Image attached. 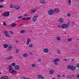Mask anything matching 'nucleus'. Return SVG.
<instances>
[{"label": "nucleus", "instance_id": "43", "mask_svg": "<svg viewBox=\"0 0 79 79\" xmlns=\"http://www.w3.org/2000/svg\"><path fill=\"white\" fill-rule=\"evenodd\" d=\"M3 8V6L0 5V8Z\"/></svg>", "mask_w": 79, "mask_h": 79}, {"label": "nucleus", "instance_id": "48", "mask_svg": "<svg viewBox=\"0 0 79 79\" xmlns=\"http://www.w3.org/2000/svg\"><path fill=\"white\" fill-rule=\"evenodd\" d=\"M33 54V53L32 52H30L29 53V55H32Z\"/></svg>", "mask_w": 79, "mask_h": 79}, {"label": "nucleus", "instance_id": "23", "mask_svg": "<svg viewBox=\"0 0 79 79\" xmlns=\"http://www.w3.org/2000/svg\"><path fill=\"white\" fill-rule=\"evenodd\" d=\"M26 32V31L24 30H22L20 32V33L21 34H24V33H25Z\"/></svg>", "mask_w": 79, "mask_h": 79}, {"label": "nucleus", "instance_id": "58", "mask_svg": "<svg viewBox=\"0 0 79 79\" xmlns=\"http://www.w3.org/2000/svg\"><path fill=\"white\" fill-rule=\"evenodd\" d=\"M2 74V73H1V72H0V74Z\"/></svg>", "mask_w": 79, "mask_h": 79}, {"label": "nucleus", "instance_id": "16", "mask_svg": "<svg viewBox=\"0 0 79 79\" xmlns=\"http://www.w3.org/2000/svg\"><path fill=\"white\" fill-rule=\"evenodd\" d=\"M31 39H28L27 40V45H29V42H31Z\"/></svg>", "mask_w": 79, "mask_h": 79}, {"label": "nucleus", "instance_id": "1", "mask_svg": "<svg viewBox=\"0 0 79 79\" xmlns=\"http://www.w3.org/2000/svg\"><path fill=\"white\" fill-rule=\"evenodd\" d=\"M9 72L11 74H15V73H16L17 71H15L13 69L12 67L10 65H9Z\"/></svg>", "mask_w": 79, "mask_h": 79}, {"label": "nucleus", "instance_id": "31", "mask_svg": "<svg viewBox=\"0 0 79 79\" xmlns=\"http://www.w3.org/2000/svg\"><path fill=\"white\" fill-rule=\"evenodd\" d=\"M33 46L34 45L32 44H30L29 45V47H30V48H32V47H33Z\"/></svg>", "mask_w": 79, "mask_h": 79}, {"label": "nucleus", "instance_id": "14", "mask_svg": "<svg viewBox=\"0 0 79 79\" xmlns=\"http://www.w3.org/2000/svg\"><path fill=\"white\" fill-rule=\"evenodd\" d=\"M13 56H9L6 58V60L8 61L9 60H11V59H13Z\"/></svg>", "mask_w": 79, "mask_h": 79}, {"label": "nucleus", "instance_id": "49", "mask_svg": "<svg viewBox=\"0 0 79 79\" xmlns=\"http://www.w3.org/2000/svg\"><path fill=\"white\" fill-rule=\"evenodd\" d=\"M24 16H27V15L26 14H24Z\"/></svg>", "mask_w": 79, "mask_h": 79}, {"label": "nucleus", "instance_id": "42", "mask_svg": "<svg viewBox=\"0 0 79 79\" xmlns=\"http://www.w3.org/2000/svg\"><path fill=\"white\" fill-rule=\"evenodd\" d=\"M23 18V16H19L18 17V19H20V18Z\"/></svg>", "mask_w": 79, "mask_h": 79}, {"label": "nucleus", "instance_id": "34", "mask_svg": "<svg viewBox=\"0 0 79 79\" xmlns=\"http://www.w3.org/2000/svg\"><path fill=\"white\" fill-rule=\"evenodd\" d=\"M71 41H72V39L71 38H69L68 39V42H71Z\"/></svg>", "mask_w": 79, "mask_h": 79}, {"label": "nucleus", "instance_id": "44", "mask_svg": "<svg viewBox=\"0 0 79 79\" xmlns=\"http://www.w3.org/2000/svg\"><path fill=\"white\" fill-rule=\"evenodd\" d=\"M41 79H45V77H43V76L42 75L41 77Z\"/></svg>", "mask_w": 79, "mask_h": 79}, {"label": "nucleus", "instance_id": "3", "mask_svg": "<svg viewBox=\"0 0 79 79\" xmlns=\"http://www.w3.org/2000/svg\"><path fill=\"white\" fill-rule=\"evenodd\" d=\"M60 59L59 58H56L53 60V62L54 63V64L56 66H58V63L57 62H60Z\"/></svg>", "mask_w": 79, "mask_h": 79}, {"label": "nucleus", "instance_id": "13", "mask_svg": "<svg viewBox=\"0 0 79 79\" xmlns=\"http://www.w3.org/2000/svg\"><path fill=\"white\" fill-rule=\"evenodd\" d=\"M48 52V49L46 48L44 49L43 50V52L45 53H47Z\"/></svg>", "mask_w": 79, "mask_h": 79}, {"label": "nucleus", "instance_id": "25", "mask_svg": "<svg viewBox=\"0 0 79 79\" xmlns=\"http://www.w3.org/2000/svg\"><path fill=\"white\" fill-rule=\"evenodd\" d=\"M31 66L33 68H35V67H36V65L35 64H31Z\"/></svg>", "mask_w": 79, "mask_h": 79}, {"label": "nucleus", "instance_id": "46", "mask_svg": "<svg viewBox=\"0 0 79 79\" xmlns=\"http://www.w3.org/2000/svg\"><path fill=\"white\" fill-rule=\"evenodd\" d=\"M58 27H59V28H61V26L60 25H58Z\"/></svg>", "mask_w": 79, "mask_h": 79}, {"label": "nucleus", "instance_id": "39", "mask_svg": "<svg viewBox=\"0 0 79 79\" xmlns=\"http://www.w3.org/2000/svg\"><path fill=\"white\" fill-rule=\"evenodd\" d=\"M4 78L5 79H8V77L7 76H5L4 77Z\"/></svg>", "mask_w": 79, "mask_h": 79}, {"label": "nucleus", "instance_id": "7", "mask_svg": "<svg viewBox=\"0 0 79 79\" xmlns=\"http://www.w3.org/2000/svg\"><path fill=\"white\" fill-rule=\"evenodd\" d=\"M38 17V16H36L35 15L32 18L33 21V22H35L37 21V19Z\"/></svg>", "mask_w": 79, "mask_h": 79}, {"label": "nucleus", "instance_id": "60", "mask_svg": "<svg viewBox=\"0 0 79 79\" xmlns=\"http://www.w3.org/2000/svg\"><path fill=\"white\" fill-rule=\"evenodd\" d=\"M77 40H79V39H77Z\"/></svg>", "mask_w": 79, "mask_h": 79}, {"label": "nucleus", "instance_id": "27", "mask_svg": "<svg viewBox=\"0 0 79 79\" xmlns=\"http://www.w3.org/2000/svg\"><path fill=\"white\" fill-rule=\"evenodd\" d=\"M57 53H58V54H61V51L59 50H57Z\"/></svg>", "mask_w": 79, "mask_h": 79}, {"label": "nucleus", "instance_id": "37", "mask_svg": "<svg viewBox=\"0 0 79 79\" xmlns=\"http://www.w3.org/2000/svg\"><path fill=\"white\" fill-rule=\"evenodd\" d=\"M76 68H79V63L76 65Z\"/></svg>", "mask_w": 79, "mask_h": 79}, {"label": "nucleus", "instance_id": "59", "mask_svg": "<svg viewBox=\"0 0 79 79\" xmlns=\"http://www.w3.org/2000/svg\"><path fill=\"white\" fill-rule=\"evenodd\" d=\"M0 37H1V35H0Z\"/></svg>", "mask_w": 79, "mask_h": 79}, {"label": "nucleus", "instance_id": "45", "mask_svg": "<svg viewBox=\"0 0 79 79\" xmlns=\"http://www.w3.org/2000/svg\"><path fill=\"white\" fill-rule=\"evenodd\" d=\"M4 0H0V3H1V2H3Z\"/></svg>", "mask_w": 79, "mask_h": 79}, {"label": "nucleus", "instance_id": "22", "mask_svg": "<svg viewBox=\"0 0 79 79\" xmlns=\"http://www.w3.org/2000/svg\"><path fill=\"white\" fill-rule=\"evenodd\" d=\"M56 39L57 40L60 41V40H61V37L58 36L56 37Z\"/></svg>", "mask_w": 79, "mask_h": 79}, {"label": "nucleus", "instance_id": "30", "mask_svg": "<svg viewBox=\"0 0 79 79\" xmlns=\"http://www.w3.org/2000/svg\"><path fill=\"white\" fill-rule=\"evenodd\" d=\"M10 8H12L14 7V5L12 4H11L10 5Z\"/></svg>", "mask_w": 79, "mask_h": 79}, {"label": "nucleus", "instance_id": "61", "mask_svg": "<svg viewBox=\"0 0 79 79\" xmlns=\"http://www.w3.org/2000/svg\"><path fill=\"white\" fill-rule=\"evenodd\" d=\"M53 79H55V78H53Z\"/></svg>", "mask_w": 79, "mask_h": 79}, {"label": "nucleus", "instance_id": "21", "mask_svg": "<svg viewBox=\"0 0 79 79\" xmlns=\"http://www.w3.org/2000/svg\"><path fill=\"white\" fill-rule=\"evenodd\" d=\"M59 22L61 23H63V19L61 18H60L59 19Z\"/></svg>", "mask_w": 79, "mask_h": 79}, {"label": "nucleus", "instance_id": "19", "mask_svg": "<svg viewBox=\"0 0 79 79\" xmlns=\"http://www.w3.org/2000/svg\"><path fill=\"white\" fill-rule=\"evenodd\" d=\"M55 71L53 70H51L50 71L49 73L50 74H53V73H54V72Z\"/></svg>", "mask_w": 79, "mask_h": 79}, {"label": "nucleus", "instance_id": "55", "mask_svg": "<svg viewBox=\"0 0 79 79\" xmlns=\"http://www.w3.org/2000/svg\"><path fill=\"white\" fill-rule=\"evenodd\" d=\"M1 79H3V78L2 77H1Z\"/></svg>", "mask_w": 79, "mask_h": 79}, {"label": "nucleus", "instance_id": "18", "mask_svg": "<svg viewBox=\"0 0 79 79\" xmlns=\"http://www.w3.org/2000/svg\"><path fill=\"white\" fill-rule=\"evenodd\" d=\"M3 47L4 48H6L8 47V45L6 44H4L3 45Z\"/></svg>", "mask_w": 79, "mask_h": 79}, {"label": "nucleus", "instance_id": "6", "mask_svg": "<svg viewBox=\"0 0 79 79\" xmlns=\"http://www.w3.org/2000/svg\"><path fill=\"white\" fill-rule=\"evenodd\" d=\"M54 13V10L53 9H50L48 11V14L49 15H52Z\"/></svg>", "mask_w": 79, "mask_h": 79}, {"label": "nucleus", "instance_id": "56", "mask_svg": "<svg viewBox=\"0 0 79 79\" xmlns=\"http://www.w3.org/2000/svg\"><path fill=\"white\" fill-rule=\"evenodd\" d=\"M72 77H74V75H73Z\"/></svg>", "mask_w": 79, "mask_h": 79}, {"label": "nucleus", "instance_id": "53", "mask_svg": "<svg viewBox=\"0 0 79 79\" xmlns=\"http://www.w3.org/2000/svg\"><path fill=\"white\" fill-rule=\"evenodd\" d=\"M62 76L63 77H65V75H62Z\"/></svg>", "mask_w": 79, "mask_h": 79}, {"label": "nucleus", "instance_id": "32", "mask_svg": "<svg viewBox=\"0 0 79 79\" xmlns=\"http://www.w3.org/2000/svg\"><path fill=\"white\" fill-rule=\"evenodd\" d=\"M19 49H17L15 50V52H16L17 53H18V52H19Z\"/></svg>", "mask_w": 79, "mask_h": 79}, {"label": "nucleus", "instance_id": "11", "mask_svg": "<svg viewBox=\"0 0 79 79\" xmlns=\"http://www.w3.org/2000/svg\"><path fill=\"white\" fill-rule=\"evenodd\" d=\"M40 3H41V4H46V1L45 0H40Z\"/></svg>", "mask_w": 79, "mask_h": 79}, {"label": "nucleus", "instance_id": "2", "mask_svg": "<svg viewBox=\"0 0 79 79\" xmlns=\"http://www.w3.org/2000/svg\"><path fill=\"white\" fill-rule=\"evenodd\" d=\"M67 69H70L71 71H75L76 69V67L73 66H70V65H69L67 67Z\"/></svg>", "mask_w": 79, "mask_h": 79}, {"label": "nucleus", "instance_id": "51", "mask_svg": "<svg viewBox=\"0 0 79 79\" xmlns=\"http://www.w3.org/2000/svg\"><path fill=\"white\" fill-rule=\"evenodd\" d=\"M19 41H18V40H17L16 41V43H19Z\"/></svg>", "mask_w": 79, "mask_h": 79}, {"label": "nucleus", "instance_id": "4", "mask_svg": "<svg viewBox=\"0 0 79 79\" xmlns=\"http://www.w3.org/2000/svg\"><path fill=\"white\" fill-rule=\"evenodd\" d=\"M2 16H6V17H8L10 16V13L9 11L7 12H4L3 13H2Z\"/></svg>", "mask_w": 79, "mask_h": 79}, {"label": "nucleus", "instance_id": "24", "mask_svg": "<svg viewBox=\"0 0 79 79\" xmlns=\"http://www.w3.org/2000/svg\"><path fill=\"white\" fill-rule=\"evenodd\" d=\"M23 56H24V57H27V56H28V55H27V54L26 53L23 54Z\"/></svg>", "mask_w": 79, "mask_h": 79}, {"label": "nucleus", "instance_id": "26", "mask_svg": "<svg viewBox=\"0 0 79 79\" xmlns=\"http://www.w3.org/2000/svg\"><path fill=\"white\" fill-rule=\"evenodd\" d=\"M12 46H10L9 47V49H8V50L9 51H10V50H12Z\"/></svg>", "mask_w": 79, "mask_h": 79}, {"label": "nucleus", "instance_id": "41", "mask_svg": "<svg viewBox=\"0 0 79 79\" xmlns=\"http://www.w3.org/2000/svg\"><path fill=\"white\" fill-rule=\"evenodd\" d=\"M67 16H68V17H69V16H71V14H69H69H67Z\"/></svg>", "mask_w": 79, "mask_h": 79}, {"label": "nucleus", "instance_id": "40", "mask_svg": "<svg viewBox=\"0 0 79 79\" xmlns=\"http://www.w3.org/2000/svg\"><path fill=\"white\" fill-rule=\"evenodd\" d=\"M76 77L77 79H79V74H78L77 76H76Z\"/></svg>", "mask_w": 79, "mask_h": 79}, {"label": "nucleus", "instance_id": "9", "mask_svg": "<svg viewBox=\"0 0 79 79\" xmlns=\"http://www.w3.org/2000/svg\"><path fill=\"white\" fill-rule=\"evenodd\" d=\"M54 11L56 13H59L60 11V10L58 8H56L54 9Z\"/></svg>", "mask_w": 79, "mask_h": 79}, {"label": "nucleus", "instance_id": "20", "mask_svg": "<svg viewBox=\"0 0 79 79\" xmlns=\"http://www.w3.org/2000/svg\"><path fill=\"white\" fill-rule=\"evenodd\" d=\"M14 8L15 9H16V10H18V9H19V8H20V7L18 6H14Z\"/></svg>", "mask_w": 79, "mask_h": 79}, {"label": "nucleus", "instance_id": "5", "mask_svg": "<svg viewBox=\"0 0 79 79\" xmlns=\"http://www.w3.org/2000/svg\"><path fill=\"white\" fill-rule=\"evenodd\" d=\"M61 27L62 29H65V28H68L69 27V26L67 24L64 23L62 25Z\"/></svg>", "mask_w": 79, "mask_h": 79}, {"label": "nucleus", "instance_id": "47", "mask_svg": "<svg viewBox=\"0 0 79 79\" xmlns=\"http://www.w3.org/2000/svg\"><path fill=\"white\" fill-rule=\"evenodd\" d=\"M57 77H61V75H58Z\"/></svg>", "mask_w": 79, "mask_h": 79}, {"label": "nucleus", "instance_id": "52", "mask_svg": "<svg viewBox=\"0 0 79 79\" xmlns=\"http://www.w3.org/2000/svg\"><path fill=\"white\" fill-rule=\"evenodd\" d=\"M23 79H29V78H25V77H23Z\"/></svg>", "mask_w": 79, "mask_h": 79}, {"label": "nucleus", "instance_id": "8", "mask_svg": "<svg viewBox=\"0 0 79 79\" xmlns=\"http://www.w3.org/2000/svg\"><path fill=\"white\" fill-rule=\"evenodd\" d=\"M4 34L5 35L6 37H10V36L9 35V34L8 33V31H6L4 32Z\"/></svg>", "mask_w": 79, "mask_h": 79}, {"label": "nucleus", "instance_id": "57", "mask_svg": "<svg viewBox=\"0 0 79 79\" xmlns=\"http://www.w3.org/2000/svg\"><path fill=\"white\" fill-rule=\"evenodd\" d=\"M72 23H74V22H72Z\"/></svg>", "mask_w": 79, "mask_h": 79}, {"label": "nucleus", "instance_id": "15", "mask_svg": "<svg viewBox=\"0 0 79 79\" xmlns=\"http://www.w3.org/2000/svg\"><path fill=\"white\" fill-rule=\"evenodd\" d=\"M37 11V9L35 8L34 9H33L32 11H31V15H33V13H34L35 11Z\"/></svg>", "mask_w": 79, "mask_h": 79}, {"label": "nucleus", "instance_id": "17", "mask_svg": "<svg viewBox=\"0 0 79 79\" xmlns=\"http://www.w3.org/2000/svg\"><path fill=\"white\" fill-rule=\"evenodd\" d=\"M16 26V23H14L12 24L10 26L12 27H15Z\"/></svg>", "mask_w": 79, "mask_h": 79}, {"label": "nucleus", "instance_id": "50", "mask_svg": "<svg viewBox=\"0 0 79 79\" xmlns=\"http://www.w3.org/2000/svg\"><path fill=\"white\" fill-rule=\"evenodd\" d=\"M10 32L11 34H13V33L12 31H10Z\"/></svg>", "mask_w": 79, "mask_h": 79}, {"label": "nucleus", "instance_id": "29", "mask_svg": "<svg viewBox=\"0 0 79 79\" xmlns=\"http://www.w3.org/2000/svg\"><path fill=\"white\" fill-rule=\"evenodd\" d=\"M3 25L5 26H7V24H6L5 22H3Z\"/></svg>", "mask_w": 79, "mask_h": 79}, {"label": "nucleus", "instance_id": "38", "mask_svg": "<svg viewBox=\"0 0 79 79\" xmlns=\"http://www.w3.org/2000/svg\"><path fill=\"white\" fill-rule=\"evenodd\" d=\"M68 60H69V59H64V61H68Z\"/></svg>", "mask_w": 79, "mask_h": 79}, {"label": "nucleus", "instance_id": "10", "mask_svg": "<svg viewBox=\"0 0 79 79\" xmlns=\"http://www.w3.org/2000/svg\"><path fill=\"white\" fill-rule=\"evenodd\" d=\"M20 68V67L18 65H16L14 67V69H15V70H19Z\"/></svg>", "mask_w": 79, "mask_h": 79}, {"label": "nucleus", "instance_id": "33", "mask_svg": "<svg viewBox=\"0 0 79 79\" xmlns=\"http://www.w3.org/2000/svg\"><path fill=\"white\" fill-rule=\"evenodd\" d=\"M16 65V64L15 63H13L12 64V66H15Z\"/></svg>", "mask_w": 79, "mask_h": 79}, {"label": "nucleus", "instance_id": "54", "mask_svg": "<svg viewBox=\"0 0 79 79\" xmlns=\"http://www.w3.org/2000/svg\"><path fill=\"white\" fill-rule=\"evenodd\" d=\"M74 60V59H73L71 60L72 61H73Z\"/></svg>", "mask_w": 79, "mask_h": 79}, {"label": "nucleus", "instance_id": "35", "mask_svg": "<svg viewBox=\"0 0 79 79\" xmlns=\"http://www.w3.org/2000/svg\"><path fill=\"white\" fill-rule=\"evenodd\" d=\"M68 3L69 4L71 3V0H68Z\"/></svg>", "mask_w": 79, "mask_h": 79}, {"label": "nucleus", "instance_id": "12", "mask_svg": "<svg viewBox=\"0 0 79 79\" xmlns=\"http://www.w3.org/2000/svg\"><path fill=\"white\" fill-rule=\"evenodd\" d=\"M31 19V17H28V18H23L22 19L23 20V21H25V20H26V21H29V19Z\"/></svg>", "mask_w": 79, "mask_h": 79}, {"label": "nucleus", "instance_id": "36", "mask_svg": "<svg viewBox=\"0 0 79 79\" xmlns=\"http://www.w3.org/2000/svg\"><path fill=\"white\" fill-rule=\"evenodd\" d=\"M38 61H42V59L41 58H39L38 59Z\"/></svg>", "mask_w": 79, "mask_h": 79}, {"label": "nucleus", "instance_id": "28", "mask_svg": "<svg viewBox=\"0 0 79 79\" xmlns=\"http://www.w3.org/2000/svg\"><path fill=\"white\" fill-rule=\"evenodd\" d=\"M42 75H38L37 76L38 78V79H39V78H41V77H42Z\"/></svg>", "mask_w": 79, "mask_h": 79}]
</instances>
